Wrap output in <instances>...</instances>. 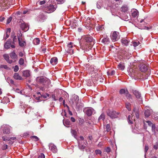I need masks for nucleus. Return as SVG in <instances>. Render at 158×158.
Returning <instances> with one entry per match:
<instances>
[{
	"label": "nucleus",
	"mask_w": 158,
	"mask_h": 158,
	"mask_svg": "<svg viewBox=\"0 0 158 158\" xmlns=\"http://www.w3.org/2000/svg\"><path fill=\"white\" fill-rule=\"evenodd\" d=\"M134 117H133V115L131 114V115H129L128 118V122L130 124H132L133 121H134Z\"/></svg>",
	"instance_id": "nucleus-20"
},
{
	"label": "nucleus",
	"mask_w": 158,
	"mask_h": 158,
	"mask_svg": "<svg viewBox=\"0 0 158 158\" xmlns=\"http://www.w3.org/2000/svg\"><path fill=\"white\" fill-rule=\"evenodd\" d=\"M31 138L34 141H36L39 140V138L36 136H32L31 137Z\"/></svg>",
	"instance_id": "nucleus-35"
},
{
	"label": "nucleus",
	"mask_w": 158,
	"mask_h": 158,
	"mask_svg": "<svg viewBox=\"0 0 158 158\" xmlns=\"http://www.w3.org/2000/svg\"><path fill=\"white\" fill-rule=\"evenodd\" d=\"M12 19V18L11 17H10L8 18L7 20L6 24H9L11 22Z\"/></svg>",
	"instance_id": "nucleus-44"
},
{
	"label": "nucleus",
	"mask_w": 158,
	"mask_h": 158,
	"mask_svg": "<svg viewBox=\"0 0 158 158\" xmlns=\"http://www.w3.org/2000/svg\"><path fill=\"white\" fill-rule=\"evenodd\" d=\"M107 115L111 118L113 119L117 118L119 113L112 110L108 109L106 111Z\"/></svg>",
	"instance_id": "nucleus-4"
},
{
	"label": "nucleus",
	"mask_w": 158,
	"mask_h": 158,
	"mask_svg": "<svg viewBox=\"0 0 158 158\" xmlns=\"http://www.w3.org/2000/svg\"><path fill=\"white\" fill-rule=\"evenodd\" d=\"M19 64L20 65H23L24 64V60L23 59L21 58L19 61Z\"/></svg>",
	"instance_id": "nucleus-38"
},
{
	"label": "nucleus",
	"mask_w": 158,
	"mask_h": 158,
	"mask_svg": "<svg viewBox=\"0 0 158 158\" xmlns=\"http://www.w3.org/2000/svg\"><path fill=\"white\" fill-rule=\"evenodd\" d=\"M11 31V29L10 28H8L6 30V33H10Z\"/></svg>",
	"instance_id": "nucleus-59"
},
{
	"label": "nucleus",
	"mask_w": 158,
	"mask_h": 158,
	"mask_svg": "<svg viewBox=\"0 0 158 158\" xmlns=\"http://www.w3.org/2000/svg\"><path fill=\"white\" fill-rule=\"evenodd\" d=\"M78 145L80 148H85L88 144L86 140H84V138L82 136H80L77 139Z\"/></svg>",
	"instance_id": "nucleus-2"
},
{
	"label": "nucleus",
	"mask_w": 158,
	"mask_h": 158,
	"mask_svg": "<svg viewBox=\"0 0 158 158\" xmlns=\"http://www.w3.org/2000/svg\"><path fill=\"white\" fill-rule=\"evenodd\" d=\"M3 57L4 59L7 61L8 63L9 64H11L12 62V60H10L9 59V56L8 54H5L3 55Z\"/></svg>",
	"instance_id": "nucleus-21"
},
{
	"label": "nucleus",
	"mask_w": 158,
	"mask_h": 158,
	"mask_svg": "<svg viewBox=\"0 0 158 158\" xmlns=\"http://www.w3.org/2000/svg\"><path fill=\"white\" fill-rule=\"evenodd\" d=\"M21 27L22 29L24 31H27L29 29L28 25L24 23L21 24Z\"/></svg>",
	"instance_id": "nucleus-18"
},
{
	"label": "nucleus",
	"mask_w": 158,
	"mask_h": 158,
	"mask_svg": "<svg viewBox=\"0 0 158 158\" xmlns=\"http://www.w3.org/2000/svg\"><path fill=\"white\" fill-rule=\"evenodd\" d=\"M33 43L35 45H38L40 43V40L38 38H35L33 40Z\"/></svg>",
	"instance_id": "nucleus-27"
},
{
	"label": "nucleus",
	"mask_w": 158,
	"mask_h": 158,
	"mask_svg": "<svg viewBox=\"0 0 158 158\" xmlns=\"http://www.w3.org/2000/svg\"><path fill=\"white\" fill-rule=\"evenodd\" d=\"M33 96L37 100H40V98L41 97L40 96H38V97H35V95H34Z\"/></svg>",
	"instance_id": "nucleus-56"
},
{
	"label": "nucleus",
	"mask_w": 158,
	"mask_h": 158,
	"mask_svg": "<svg viewBox=\"0 0 158 158\" xmlns=\"http://www.w3.org/2000/svg\"><path fill=\"white\" fill-rule=\"evenodd\" d=\"M11 39H9L4 44V48L6 49H9L10 47H11L12 48H15V46L14 45H11Z\"/></svg>",
	"instance_id": "nucleus-9"
},
{
	"label": "nucleus",
	"mask_w": 158,
	"mask_h": 158,
	"mask_svg": "<svg viewBox=\"0 0 158 158\" xmlns=\"http://www.w3.org/2000/svg\"><path fill=\"white\" fill-rule=\"evenodd\" d=\"M71 133L74 137L77 140L78 139L77 137V133L76 131L74 130H71Z\"/></svg>",
	"instance_id": "nucleus-29"
},
{
	"label": "nucleus",
	"mask_w": 158,
	"mask_h": 158,
	"mask_svg": "<svg viewBox=\"0 0 158 158\" xmlns=\"http://www.w3.org/2000/svg\"><path fill=\"white\" fill-rule=\"evenodd\" d=\"M125 67L123 64L122 63L119 64L118 66V68L121 70H124Z\"/></svg>",
	"instance_id": "nucleus-31"
},
{
	"label": "nucleus",
	"mask_w": 158,
	"mask_h": 158,
	"mask_svg": "<svg viewBox=\"0 0 158 158\" xmlns=\"http://www.w3.org/2000/svg\"><path fill=\"white\" fill-rule=\"evenodd\" d=\"M125 96L127 98H128V99H132V97H131V94H130L129 92L128 91H127V93H126L125 95Z\"/></svg>",
	"instance_id": "nucleus-36"
},
{
	"label": "nucleus",
	"mask_w": 158,
	"mask_h": 158,
	"mask_svg": "<svg viewBox=\"0 0 158 158\" xmlns=\"http://www.w3.org/2000/svg\"><path fill=\"white\" fill-rule=\"evenodd\" d=\"M93 110V109L91 107H87L84 109V112L87 115L90 116L92 114Z\"/></svg>",
	"instance_id": "nucleus-11"
},
{
	"label": "nucleus",
	"mask_w": 158,
	"mask_h": 158,
	"mask_svg": "<svg viewBox=\"0 0 158 158\" xmlns=\"http://www.w3.org/2000/svg\"><path fill=\"white\" fill-rule=\"evenodd\" d=\"M95 153L96 154H101L102 151L99 149H97L95 150Z\"/></svg>",
	"instance_id": "nucleus-46"
},
{
	"label": "nucleus",
	"mask_w": 158,
	"mask_h": 158,
	"mask_svg": "<svg viewBox=\"0 0 158 158\" xmlns=\"http://www.w3.org/2000/svg\"><path fill=\"white\" fill-rule=\"evenodd\" d=\"M105 152H109L110 151V149H105Z\"/></svg>",
	"instance_id": "nucleus-57"
},
{
	"label": "nucleus",
	"mask_w": 158,
	"mask_h": 158,
	"mask_svg": "<svg viewBox=\"0 0 158 158\" xmlns=\"http://www.w3.org/2000/svg\"><path fill=\"white\" fill-rule=\"evenodd\" d=\"M91 71H92V72L93 73H96L97 72V70L96 69H95L94 67L91 68Z\"/></svg>",
	"instance_id": "nucleus-54"
},
{
	"label": "nucleus",
	"mask_w": 158,
	"mask_h": 158,
	"mask_svg": "<svg viewBox=\"0 0 158 158\" xmlns=\"http://www.w3.org/2000/svg\"><path fill=\"white\" fill-rule=\"evenodd\" d=\"M16 137H11L10 138L9 140H10V141L13 140H14L15 139H16Z\"/></svg>",
	"instance_id": "nucleus-61"
},
{
	"label": "nucleus",
	"mask_w": 158,
	"mask_h": 158,
	"mask_svg": "<svg viewBox=\"0 0 158 158\" xmlns=\"http://www.w3.org/2000/svg\"><path fill=\"white\" fill-rule=\"evenodd\" d=\"M134 113H135L137 118H139V114L138 111H135V110H134V112H133V114Z\"/></svg>",
	"instance_id": "nucleus-39"
},
{
	"label": "nucleus",
	"mask_w": 158,
	"mask_h": 158,
	"mask_svg": "<svg viewBox=\"0 0 158 158\" xmlns=\"http://www.w3.org/2000/svg\"><path fill=\"white\" fill-rule=\"evenodd\" d=\"M121 11L123 12H126L128 10V8L126 5L123 6L121 8Z\"/></svg>",
	"instance_id": "nucleus-23"
},
{
	"label": "nucleus",
	"mask_w": 158,
	"mask_h": 158,
	"mask_svg": "<svg viewBox=\"0 0 158 158\" xmlns=\"http://www.w3.org/2000/svg\"><path fill=\"white\" fill-rule=\"evenodd\" d=\"M106 131L107 132H109L111 130L110 126V124H107L106 126Z\"/></svg>",
	"instance_id": "nucleus-37"
},
{
	"label": "nucleus",
	"mask_w": 158,
	"mask_h": 158,
	"mask_svg": "<svg viewBox=\"0 0 158 158\" xmlns=\"http://www.w3.org/2000/svg\"><path fill=\"white\" fill-rule=\"evenodd\" d=\"M19 55L20 57H22L23 56V54L22 52H20L19 53Z\"/></svg>",
	"instance_id": "nucleus-58"
},
{
	"label": "nucleus",
	"mask_w": 158,
	"mask_h": 158,
	"mask_svg": "<svg viewBox=\"0 0 158 158\" xmlns=\"http://www.w3.org/2000/svg\"><path fill=\"white\" fill-rule=\"evenodd\" d=\"M38 158H45V156L43 153H41L38 156Z\"/></svg>",
	"instance_id": "nucleus-49"
},
{
	"label": "nucleus",
	"mask_w": 158,
	"mask_h": 158,
	"mask_svg": "<svg viewBox=\"0 0 158 158\" xmlns=\"http://www.w3.org/2000/svg\"><path fill=\"white\" fill-rule=\"evenodd\" d=\"M59 4H62L64 2V0H56Z\"/></svg>",
	"instance_id": "nucleus-43"
},
{
	"label": "nucleus",
	"mask_w": 158,
	"mask_h": 158,
	"mask_svg": "<svg viewBox=\"0 0 158 158\" xmlns=\"http://www.w3.org/2000/svg\"><path fill=\"white\" fill-rule=\"evenodd\" d=\"M121 41L123 45L125 46H127L130 41L129 40L125 38L122 39Z\"/></svg>",
	"instance_id": "nucleus-22"
},
{
	"label": "nucleus",
	"mask_w": 158,
	"mask_h": 158,
	"mask_svg": "<svg viewBox=\"0 0 158 158\" xmlns=\"http://www.w3.org/2000/svg\"><path fill=\"white\" fill-rule=\"evenodd\" d=\"M23 76L24 77H28L30 76V72L29 70H25L23 72Z\"/></svg>",
	"instance_id": "nucleus-19"
},
{
	"label": "nucleus",
	"mask_w": 158,
	"mask_h": 158,
	"mask_svg": "<svg viewBox=\"0 0 158 158\" xmlns=\"http://www.w3.org/2000/svg\"><path fill=\"white\" fill-rule=\"evenodd\" d=\"M71 121L73 122H75V119L73 117H72L71 118Z\"/></svg>",
	"instance_id": "nucleus-60"
},
{
	"label": "nucleus",
	"mask_w": 158,
	"mask_h": 158,
	"mask_svg": "<svg viewBox=\"0 0 158 158\" xmlns=\"http://www.w3.org/2000/svg\"><path fill=\"white\" fill-rule=\"evenodd\" d=\"M2 139L3 140L5 141H8L10 140V139L8 138L7 136H3Z\"/></svg>",
	"instance_id": "nucleus-47"
},
{
	"label": "nucleus",
	"mask_w": 158,
	"mask_h": 158,
	"mask_svg": "<svg viewBox=\"0 0 158 158\" xmlns=\"http://www.w3.org/2000/svg\"><path fill=\"white\" fill-rule=\"evenodd\" d=\"M147 123L149 126H152V129H154L155 127V125L153 124L149 121H148L146 122Z\"/></svg>",
	"instance_id": "nucleus-32"
},
{
	"label": "nucleus",
	"mask_w": 158,
	"mask_h": 158,
	"mask_svg": "<svg viewBox=\"0 0 158 158\" xmlns=\"http://www.w3.org/2000/svg\"><path fill=\"white\" fill-rule=\"evenodd\" d=\"M152 118L156 120L158 119V113H154L152 116Z\"/></svg>",
	"instance_id": "nucleus-34"
},
{
	"label": "nucleus",
	"mask_w": 158,
	"mask_h": 158,
	"mask_svg": "<svg viewBox=\"0 0 158 158\" xmlns=\"http://www.w3.org/2000/svg\"><path fill=\"white\" fill-rule=\"evenodd\" d=\"M150 74V73L149 74H146L145 73H144L142 75H140V77H142L143 80H144L147 79Z\"/></svg>",
	"instance_id": "nucleus-28"
},
{
	"label": "nucleus",
	"mask_w": 158,
	"mask_h": 158,
	"mask_svg": "<svg viewBox=\"0 0 158 158\" xmlns=\"http://www.w3.org/2000/svg\"><path fill=\"white\" fill-rule=\"evenodd\" d=\"M126 106L127 109L129 111H130L131 110V104L130 103H128L126 104Z\"/></svg>",
	"instance_id": "nucleus-33"
},
{
	"label": "nucleus",
	"mask_w": 158,
	"mask_h": 158,
	"mask_svg": "<svg viewBox=\"0 0 158 158\" xmlns=\"http://www.w3.org/2000/svg\"><path fill=\"white\" fill-rule=\"evenodd\" d=\"M36 81L38 83L42 84L45 85H48L49 83V80L43 77H37L36 79Z\"/></svg>",
	"instance_id": "nucleus-3"
},
{
	"label": "nucleus",
	"mask_w": 158,
	"mask_h": 158,
	"mask_svg": "<svg viewBox=\"0 0 158 158\" xmlns=\"http://www.w3.org/2000/svg\"><path fill=\"white\" fill-rule=\"evenodd\" d=\"M47 18L46 16L45 15L43 14H40L37 17V19L39 22H42L44 21Z\"/></svg>",
	"instance_id": "nucleus-10"
},
{
	"label": "nucleus",
	"mask_w": 158,
	"mask_h": 158,
	"mask_svg": "<svg viewBox=\"0 0 158 158\" xmlns=\"http://www.w3.org/2000/svg\"><path fill=\"white\" fill-rule=\"evenodd\" d=\"M127 89H121L119 91V93L120 94H124L125 95L126 93H127Z\"/></svg>",
	"instance_id": "nucleus-30"
},
{
	"label": "nucleus",
	"mask_w": 158,
	"mask_h": 158,
	"mask_svg": "<svg viewBox=\"0 0 158 158\" xmlns=\"http://www.w3.org/2000/svg\"><path fill=\"white\" fill-rule=\"evenodd\" d=\"M57 7L56 5H50L46 8L45 12L48 13H50L54 11Z\"/></svg>",
	"instance_id": "nucleus-6"
},
{
	"label": "nucleus",
	"mask_w": 158,
	"mask_h": 158,
	"mask_svg": "<svg viewBox=\"0 0 158 158\" xmlns=\"http://www.w3.org/2000/svg\"><path fill=\"white\" fill-rule=\"evenodd\" d=\"M85 42L81 48L83 50L86 51L89 50L92 48V42L93 40V38L89 35H85L82 38Z\"/></svg>",
	"instance_id": "nucleus-1"
},
{
	"label": "nucleus",
	"mask_w": 158,
	"mask_h": 158,
	"mask_svg": "<svg viewBox=\"0 0 158 158\" xmlns=\"http://www.w3.org/2000/svg\"><path fill=\"white\" fill-rule=\"evenodd\" d=\"M140 44V43L139 42H134L133 43V45L134 47H136L137 46H138Z\"/></svg>",
	"instance_id": "nucleus-42"
},
{
	"label": "nucleus",
	"mask_w": 158,
	"mask_h": 158,
	"mask_svg": "<svg viewBox=\"0 0 158 158\" xmlns=\"http://www.w3.org/2000/svg\"><path fill=\"white\" fill-rule=\"evenodd\" d=\"M45 3V2L44 0L42 1H41L40 2V5H43V4H44Z\"/></svg>",
	"instance_id": "nucleus-62"
},
{
	"label": "nucleus",
	"mask_w": 158,
	"mask_h": 158,
	"mask_svg": "<svg viewBox=\"0 0 158 158\" xmlns=\"http://www.w3.org/2000/svg\"><path fill=\"white\" fill-rule=\"evenodd\" d=\"M50 150L54 153H56L57 151V149H51Z\"/></svg>",
	"instance_id": "nucleus-50"
},
{
	"label": "nucleus",
	"mask_w": 158,
	"mask_h": 158,
	"mask_svg": "<svg viewBox=\"0 0 158 158\" xmlns=\"http://www.w3.org/2000/svg\"><path fill=\"white\" fill-rule=\"evenodd\" d=\"M133 94L135 96L136 98L138 99H140V101L142 102V99L141 97V94L140 93H139L138 91H137L136 90L133 91Z\"/></svg>",
	"instance_id": "nucleus-14"
},
{
	"label": "nucleus",
	"mask_w": 158,
	"mask_h": 158,
	"mask_svg": "<svg viewBox=\"0 0 158 158\" xmlns=\"http://www.w3.org/2000/svg\"><path fill=\"white\" fill-rule=\"evenodd\" d=\"M14 78L16 80H22L23 78L21 76L19 75V73H15L14 76Z\"/></svg>",
	"instance_id": "nucleus-24"
},
{
	"label": "nucleus",
	"mask_w": 158,
	"mask_h": 158,
	"mask_svg": "<svg viewBox=\"0 0 158 158\" xmlns=\"http://www.w3.org/2000/svg\"><path fill=\"white\" fill-rule=\"evenodd\" d=\"M50 62L52 65H56L58 62L57 58L56 57H53L51 59Z\"/></svg>",
	"instance_id": "nucleus-17"
},
{
	"label": "nucleus",
	"mask_w": 158,
	"mask_h": 158,
	"mask_svg": "<svg viewBox=\"0 0 158 158\" xmlns=\"http://www.w3.org/2000/svg\"><path fill=\"white\" fill-rule=\"evenodd\" d=\"M52 98L55 101L57 100V99L56 98V95L55 94H53L52 95Z\"/></svg>",
	"instance_id": "nucleus-51"
},
{
	"label": "nucleus",
	"mask_w": 158,
	"mask_h": 158,
	"mask_svg": "<svg viewBox=\"0 0 158 158\" xmlns=\"http://www.w3.org/2000/svg\"><path fill=\"white\" fill-rule=\"evenodd\" d=\"M102 144H103L101 142H100L98 145V147H101V146L102 145Z\"/></svg>",
	"instance_id": "nucleus-63"
},
{
	"label": "nucleus",
	"mask_w": 158,
	"mask_h": 158,
	"mask_svg": "<svg viewBox=\"0 0 158 158\" xmlns=\"http://www.w3.org/2000/svg\"><path fill=\"white\" fill-rule=\"evenodd\" d=\"M74 47L73 44L70 42L68 44L66 49V52L69 53L70 55L73 54V48Z\"/></svg>",
	"instance_id": "nucleus-5"
},
{
	"label": "nucleus",
	"mask_w": 158,
	"mask_h": 158,
	"mask_svg": "<svg viewBox=\"0 0 158 158\" xmlns=\"http://www.w3.org/2000/svg\"><path fill=\"white\" fill-rule=\"evenodd\" d=\"M131 14L132 17L134 18H137L139 15L138 11L135 9H133L131 10Z\"/></svg>",
	"instance_id": "nucleus-16"
},
{
	"label": "nucleus",
	"mask_w": 158,
	"mask_h": 158,
	"mask_svg": "<svg viewBox=\"0 0 158 158\" xmlns=\"http://www.w3.org/2000/svg\"><path fill=\"white\" fill-rule=\"evenodd\" d=\"M49 94H45V95H41V97H43L44 98H46L47 97H49Z\"/></svg>",
	"instance_id": "nucleus-48"
},
{
	"label": "nucleus",
	"mask_w": 158,
	"mask_h": 158,
	"mask_svg": "<svg viewBox=\"0 0 158 158\" xmlns=\"http://www.w3.org/2000/svg\"><path fill=\"white\" fill-rule=\"evenodd\" d=\"M139 69L142 72H145L148 70V67L145 64H140L139 65Z\"/></svg>",
	"instance_id": "nucleus-13"
},
{
	"label": "nucleus",
	"mask_w": 158,
	"mask_h": 158,
	"mask_svg": "<svg viewBox=\"0 0 158 158\" xmlns=\"http://www.w3.org/2000/svg\"><path fill=\"white\" fill-rule=\"evenodd\" d=\"M119 33L117 31H114L111 35V38L113 41H116L119 39Z\"/></svg>",
	"instance_id": "nucleus-8"
},
{
	"label": "nucleus",
	"mask_w": 158,
	"mask_h": 158,
	"mask_svg": "<svg viewBox=\"0 0 158 158\" xmlns=\"http://www.w3.org/2000/svg\"><path fill=\"white\" fill-rule=\"evenodd\" d=\"M19 69V66L17 65H16L15 66L14 70L15 72H16L18 71Z\"/></svg>",
	"instance_id": "nucleus-45"
},
{
	"label": "nucleus",
	"mask_w": 158,
	"mask_h": 158,
	"mask_svg": "<svg viewBox=\"0 0 158 158\" xmlns=\"http://www.w3.org/2000/svg\"><path fill=\"white\" fill-rule=\"evenodd\" d=\"M105 115L103 114H101V115L100 116L98 120L102 119V120H103L104 119H105Z\"/></svg>",
	"instance_id": "nucleus-40"
},
{
	"label": "nucleus",
	"mask_w": 158,
	"mask_h": 158,
	"mask_svg": "<svg viewBox=\"0 0 158 158\" xmlns=\"http://www.w3.org/2000/svg\"><path fill=\"white\" fill-rule=\"evenodd\" d=\"M49 148H56V146L53 143H50L49 145Z\"/></svg>",
	"instance_id": "nucleus-41"
},
{
	"label": "nucleus",
	"mask_w": 158,
	"mask_h": 158,
	"mask_svg": "<svg viewBox=\"0 0 158 158\" xmlns=\"http://www.w3.org/2000/svg\"><path fill=\"white\" fill-rule=\"evenodd\" d=\"M88 138L89 139L90 141H91L93 139V137L92 135L89 136L88 137Z\"/></svg>",
	"instance_id": "nucleus-64"
},
{
	"label": "nucleus",
	"mask_w": 158,
	"mask_h": 158,
	"mask_svg": "<svg viewBox=\"0 0 158 158\" xmlns=\"http://www.w3.org/2000/svg\"><path fill=\"white\" fill-rule=\"evenodd\" d=\"M10 127L7 125H3L2 127L3 128V133L4 134H8L10 133Z\"/></svg>",
	"instance_id": "nucleus-12"
},
{
	"label": "nucleus",
	"mask_w": 158,
	"mask_h": 158,
	"mask_svg": "<svg viewBox=\"0 0 158 158\" xmlns=\"http://www.w3.org/2000/svg\"><path fill=\"white\" fill-rule=\"evenodd\" d=\"M29 134L27 132H25L24 133L23 135V137L25 138Z\"/></svg>",
	"instance_id": "nucleus-53"
},
{
	"label": "nucleus",
	"mask_w": 158,
	"mask_h": 158,
	"mask_svg": "<svg viewBox=\"0 0 158 158\" xmlns=\"http://www.w3.org/2000/svg\"><path fill=\"white\" fill-rule=\"evenodd\" d=\"M22 35H19L18 36V39L19 41V44L21 47H23L25 46L26 45V41L21 37Z\"/></svg>",
	"instance_id": "nucleus-7"
},
{
	"label": "nucleus",
	"mask_w": 158,
	"mask_h": 158,
	"mask_svg": "<svg viewBox=\"0 0 158 158\" xmlns=\"http://www.w3.org/2000/svg\"><path fill=\"white\" fill-rule=\"evenodd\" d=\"M115 73V71L114 70H112L111 72L110 73V75L112 76Z\"/></svg>",
	"instance_id": "nucleus-55"
},
{
	"label": "nucleus",
	"mask_w": 158,
	"mask_h": 158,
	"mask_svg": "<svg viewBox=\"0 0 158 158\" xmlns=\"http://www.w3.org/2000/svg\"><path fill=\"white\" fill-rule=\"evenodd\" d=\"M152 111L151 110H146L144 113L145 116L146 117H148L151 114Z\"/></svg>",
	"instance_id": "nucleus-25"
},
{
	"label": "nucleus",
	"mask_w": 158,
	"mask_h": 158,
	"mask_svg": "<svg viewBox=\"0 0 158 158\" xmlns=\"http://www.w3.org/2000/svg\"><path fill=\"white\" fill-rule=\"evenodd\" d=\"M102 43L104 44H107L110 42V40L109 38L107 36H105L101 40Z\"/></svg>",
	"instance_id": "nucleus-15"
},
{
	"label": "nucleus",
	"mask_w": 158,
	"mask_h": 158,
	"mask_svg": "<svg viewBox=\"0 0 158 158\" xmlns=\"http://www.w3.org/2000/svg\"><path fill=\"white\" fill-rule=\"evenodd\" d=\"M10 56L13 59H15L17 58V55L14 51L10 53Z\"/></svg>",
	"instance_id": "nucleus-26"
},
{
	"label": "nucleus",
	"mask_w": 158,
	"mask_h": 158,
	"mask_svg": "<svg viewBox=\"0 0 158 158\" xmlns=\"http://www.w3.org/2000/svg\"><path fill=\"white\" fill-rule=\"evenodd\" d=\"M17 38L16 36H14L13 39V43L16 42L17 41Z\"/></svg>",
	"instance_id": "nucleus-52"
}]
</instances>
